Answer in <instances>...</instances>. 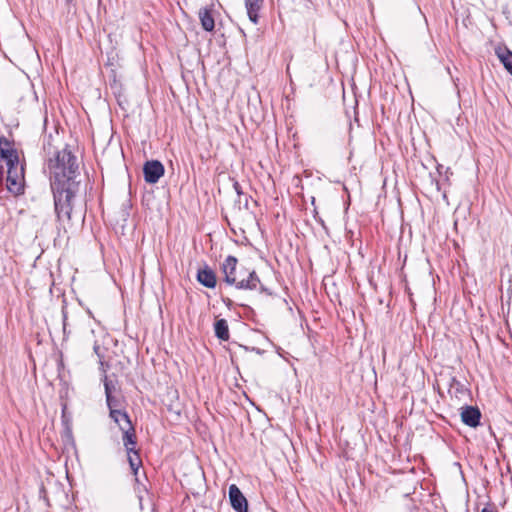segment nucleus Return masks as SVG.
Segmentation results:
<instances>
[{"instance_id": "obj_1", "label": "nucleus", "mask_w": 512, "mask_h": 512, "mask_svg": "<svg viewBox=\"0 0 512 512\" xmlns=\"http://www.w3.org/2000/svg\"><path fill=\"white\" fill-rule=\"evenodd\" d=\"M238 260L235 256L229 255L222 263L221 269L224 273V281L241 290H256L260 293L271 296L273 292L261 283L257 273L252 270L237 267Z\"/></svg>"}, {"instance_id": "obj_2", "label": "nucleus", "mask_w": 512, "mask_h": 512, "mask_svg": "<svg viewBox=\"0 0 512 512\" xmlns=\"http://www.w3.org/2000/svg\"><path fill=\"white\" fill-rule=\"evenodd\" d=\"M77 157L72 153L69 145H65L62 150L54 153L53 157L48 159V169L51 174V182L69 183L77 182L75 180L78 174Z\"/></svg>"}, {"instance_id": "obj_3", "label": "nucleus", "mask_w": 512, "mask_h": 512, "mask_svg": "<svg viewBox=\"0 0 512 512\" xmlns=\"http://www.w3.org/2000/svg\"><path fill=\"white\" fill-rule=\"evenodd\" d=\"M79 182L63 184L59 181L51 182L54 198V210L59 226L66 229V224L71 223L73 205L72 200L79 191Z\"/></svg>"}, {"instance_id": "obj_4", "label": "nucleus", "mask_w": 512, "mask_h": 512, "mask_svg": "<svg viewBox=\"0 0 512 512\" xmlns=\"http://www.w3.org/2000/svg\"><path fill=\"white\" fill-rule=\"evenodd\" d=\"M123 433V445L128 455V462L134 475L138 474V470L142 465V461L138 450H136L137 436L133 425H121Z\"/></svg>"}, {"instance_id": "obj_5", "label": "nucleus", "mask_w": 512, "mask_h": 512, "mask_svg": "<svg viewBox=\"0 0 512 512\" xmlns=\"http://www.w3.org/2000/svg\"><path fill=\"white\" fill-rule=\"evenodd\" d=\"M7 165L6 187L8 191L14 195L24 193L25 176L24 166L19 160Z\"/></svg>"}, {"instance_id": "obj_6", "label": "nucleus", "mask_w": 512, "mask_h": 512, "mask_svg": "<svg viewBox=\"0 0 512 512\" xmlns=\"http://www.w3.org/2000/svg\"><path fill=\"white\" fill-rule=\"evenodd\" d=\"M164 172V165L159 160H149L143 165L144 180L149 184L157 183Z\"/></svg>"}, {"instance_id": "obj_7", "label": "nucleus", "mask_w": 512, "mask_h": 512, "mask_svg": "<svg viewBox=\"0 0 512 512\" xmlns=\"http://www.w3.org/2000/svg\"><path fill=\"white\" fill-rule=\"evenodd\" d=\"M229 501L235 512H248V501L237 485L229 486Z\"/></svg>"}, {"instance_id": "obj_8", "label": "nucleus", "mask_w": 512, "mask_h": 512, "mask_svg": "<svg viewBox=\"0 0 512 512\" xmlns=\"http://www.w3.org/2000/svg\"><path fill=\"white\" fill-rule=\"evenodd\" d=\"M462 422L472 428L480 425L481 412L477 406L465 405L461 408Z\"/></svg>"}, {"instance_id": "obj_9", "label": "nucleus", "mask_w": 512, "mask_h": 512, "mask_svg": "<svg viewBox=\"0 0 512 512\" xmlns=\"http://www.w3.org/2000/svg\"><path fill=\"white\" fill-rule=\"evenodd\" d=\"M0 159L4 160L6 164L19 160V155L14 148V143L5 136H0Z\"/></svg>"}, {"instance_id": "obj_10", "label": "nucleus", "mask_w": 512, "mask_h": 512, "mask_svg": "<svg viewBox=\"0 0 512 512\" xmlns=\"http://www.w3.org/2000/svg\"><path fill=\"white\" fill-rule=\"evenodd\" d=\"M106 403L109 409L110 418L116 419L117 416H122L126 419V411L122 410L123 401L121 398L108 394V397H106Z\"/></svg>"}, {"instance_id": "obj_11", "label": "nucleus", "mask_w": 512, "mask_h": 512, "mask_svg": "<svg viewBox=\"0 0 512 512\" xmlns=\"http://www.w3.org/2000/svg\"><path fill=\"white\" fill-rule=\"evenodd\" d=\"M197 280L207 288H214L217 283L216 274L208 266L198 270Z\"/></svg>"}, {"instance_id": "obj_12", "label": "nucleus", "mask_w": 512, "mask_h": 512, "mask_svg": "<svg viewBox=\"0 0 512 512\" xmlns=\"http://www.w3.org/2000/svg\"><path fill=\"white\" fill-rule=\"evenodd\" d=\"M244 3L249 20L257 25L259 23V11L263 6L264 0H244Z\"/></svg>"}, {"instance_id": "obj_13", "label": "nucleus", "mask_w": 512, "mask_h": 512, "mask_svg": "<svg viewBox=\"0 0 512 512\" xmlns=\"http://www.w3.org/2000/svg\"><path fill=\"white\" fill-rule=\"evenodd\" d=\"M448 393L451 397L462 400L468 394V389L456 377H451L449 381Z\"/></svg>"}, {"instance_id": "obj_14", "label": "nucleus", "mask_w": 512, "mask_h": 512, "mask_svg": "<svg viewBox=\"0 0 512 512\" xmlns=\"http://www.w3.org/2000/svg\"><path fill=\"white\" fill-rule=\"evenodd\" d=\"M495 54L504 68L512 75V51L506 46H497Z\"/></svg>"}, {"instance_id": "obj_15", "label": "nucleus", "mask_w": 512, "mask_h": 512, "mask_svg": "<svg viewBox=\"0 0 512 512\" xmlns=\"http://www.w3.org/2000/svg\"><path fill=\"white\" fill-rule=\"evenodd\" d=\"M199 19L201 22V26L205 31L211 32L214 30L215 21L212 16L211 9H209V8L200 9L199 10Z\"/></svg>"}, {"instance_id": "obj_16", "label": "nucleus", "mask_w": 512, "mask_h": 512, "mask_svg": "<svg viewBox=\"0 0 512 512\" xmlns=\"http://www.w3.org/2000/svg\"><path fill=\"white\" fill-rule=\"evenodd\" d=\"M215 335L221 341L229 340V327L225 319H219L214 323Z\"/></svg>"}, {"instance_id": "obj_17", "label": "nucleus", "mask_w": 512, "mask_h": 512, "mask_svg": "<svg viewBox=\"0 0 512 512\" xmlns=\"http://www.w3.org/2000/svg\"><path fill=\"white\" fill-rule=\"evenodd\" d=\"M135 481H136L135 490L137 492V497L139 499L140 507L142 508V502L144 500V496L148 495V490H147L146 486L140 482V480L137 477V474L135 475Z\"/></svg>"}, {"instance_id": "obj_18", "label": "nucleus", "mask_w": 512, "mask_h": 512, "mask_svg": "<svg viewBox=\"0 0 512 512\" xmlns=\"http://www.w3.org/2000/svg\"><path fill=\"white\" fill-rule=\"evenodd\" d=\"M232 181H233V189L235 190V192L238 196V199L236 200V202L239 204V207L241 208L242 196L244 195V192L242 190L241 185L239 184V182L237 180L232 179Z\"/></svg>"}, {"instance_id": "obj_19", "label": "nucleus", "mask_w": 512, "mask_h": 512, "mask_svg": "<svg viewBox=\"0 0 512 512\" xmlns=\"http://www.w3.org/2000/svg\"><path fill=\"white\" fill-rule=\"evenodd\" d=\"M104 388H105V396L108 397V394L113 395V391H115L114 383L108 379V377L104 376Z\"/></svg>"}, {"instance_id": "obj_20", "label": "nucleus", "mask_w": 512, "mask_h": 512, "mask_svg": "<svg viewBox=\"0 0 512 512\" xmlns=\"http://www.w3.org/2000/svg\"><path fill=\"white\" fill-rule=\"evenodd\" d=\"M111 419L118 425L120 430H121V425H126L127 423H128V425H132L131 419L127 413H126V419L122 416H117L116 419L115 418H111Z\"/></svg>"}, {"instance_id": "obj_21", "label": "nucleus", "mask_w": 512, "mask_h": 512, "mask_svg": "<svg viewBox=\"0 0 512 512\" xmlns=\"http://www.w3.org/2000/svg\"><path fill=\"white\" fill-rule=\"evenodd\" d=\"M63 303L64 304L62 306L61 313H62V321H63V333H64V335H66V333H67L68 312H67L66 302L63 301Z\"/></svg>"}, {"instance_id": "obj_22", "label": "nucleus", "mask_w": 512, "mask_h": 512, "mask_svg": "<svg viewBox=\"0 0 512 512\" xmlns=\"http://www.w3.org/2000/svg\"><path fill=\"white\" fill-rule=\"evenodd\" d=\"M250 200H251V196L244 193V195L242 196L241 206H243V208L245 210H250V206H249Z\"/></svg>"}, {"instance_id": "obj_23", "label": "nucleus", "mask_w": 512, "mask_h": 512, "mask_svg": "<svg viewBox=\"0 0 512 512\" xmlns=\"http://www.w3.org/2000/svg\"><path fill=\"white\" fill-rule=\"evenodd\" d=\"M93 350L98 356H100V346L97 343L94 344Z\"/></svg>"}, {"instance_id": "obj_24", "label": "nucleus", "mask_w": 512, "mask_h": 512, "mask_svg": "<svg viewBox=\"0 0 512 512\" xmlns=\"http://www.w3.org/2000/svg\"><path fill=\"white\" fill-rule=\"evenodd\" d=\"M251 351L256 352L257 354H263L264 353L263 350H261L260 348H256V347L251 348Z\"/></svg>"}, {"instance_id": "obj_25", "label": "nucleus", "mask_w": 512, "mask_h": 512, "mask_svg": "<svg viewBox=\"0 0 512 512\" xmlns=\"http://www.w3.org/2000/svg\"><path fill=\"white\" fill-rule=\"evenodd\" d=\"M3 176H4V169H3V166L0 165V184L3 181Z\"/></svg>"}, {"instance_id": "obj_26", "label": "nucleus", "mask_w": 512, "mask_h": 512, "mask_svg": "<svg viewBox=\"0 0 512 512\" xmlns=\"http://www.w3.org/2000/svg\"><path fill=\"white\" fill-rule=\"evenodd\" d=\"M223 302L227 305H230L232 303V301L229 298L223 299Z\"/></svg>"}, {"instance_id": "obj_27", "label": "nucleus", "mask_w": 512, "mask_h": 512, "mask_svg": "<svg viewBox=\"0 0 512 512\" xmlns=\"http://www.w3.org/2000/svg\"><path fill=\"white\" fill-rule=\"evenodd\" d=\"M481 512H494V511H493V510H491V509H489V508H486V507H485V508H483V509L481 510Z\"/></svg>"}, {"instance_id": "obj_28", "label": "nucleus", "mask_w": 512, "mask_h": 512, "mask_svg": "<svg viewBox=\"0 0 512 512\" xmlns=\"http://www.w3.org/2000/svg\"><path fill=\"white\" fill-rule=\"evenodd\" d=\"M73 1H74V0H66V3H67L68 5H70V4H72V3H73Z\"/></svg>"}, {"instance_id": "obj_29", "label": "nucleus", "mask_w": 512, "mask_h": 512, "mask_svg": "<svg viewBox=\"0 0 512 512\" xmlns=\"http://www.w3.org/2000/svg\"><path fill=\"white\" fill-rule=\"evenodd\" d=\"M88 314L90 317H93L92 312L90 310H88Z\"/></svg>"}]
</instances>
